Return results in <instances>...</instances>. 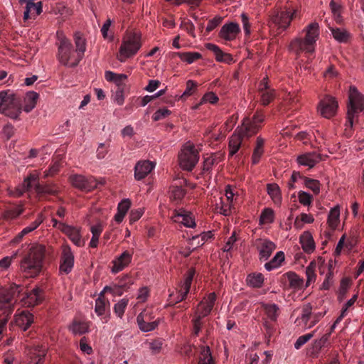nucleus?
Here are the masks:
<instances>
[{
    "label": "nucleus",
    "instance_id": "nucleus-24",
    "mask_svg": "<svg viewBox=\"0 0 364 364\" xmlns=\"http://www.w3.org/2000/svg\"><path fill=\"white\" fill-rule=\"evenodd\" d=\"M172 219L175 223H181L185 227L191 228L196 227V222L192 214L185 210H175Z\"/></svg>",
    "mask_w": 364,
    "mask_h": 364
},
{
    "label": "nucleus",
    "instance_id": "nucleus-15",
    "mask_svg": "<svg viewBox=\"0 0 364 364\" xmlns=\"http://www.w3.org/2000/svg\"><path fill=\"white\" fill-rule=\"evenodd\" d=\"M258 92L260 96V102L264 106L268 105L276 97V91L270 86L267 76L259 82Z\"/></svg>",
    "mask_w": 364,
    "mask_h": 364
},
{
    "label": "nucleus",
    "instance_id": "nucleus-1",
    "mask_svg": "<svg viewBox=\"0 0 364 364\" xmlns=\"http://www.w3.org/2000/svg\"><path fill=\"white\" fill-rule=\"evenodd\" d=\"M320 36V28L317 22L314 21L306 26L299 35L289 44V50L296 57L301 53L312 54L315 52L316 45Z\"/></svg>",
    "mask_w": 364,
    "mask_h": 364
},
{
    "label": "nucleus",
    "instance_id": "nucleus-16",
    "mask_svg": "<svg viewBox=\"0 0 364 364\" xmlns=\"http://www.w3.org/2000/svg\"><path fill=\"white\" fill-rule=\"evenodd\" d=\"M70 181L72 185L80 190L91 191L97 187V182L92 176L85 177L82 175H71Z\"/></svg>",
    "mask_w": 364,
    "mask_h": 364
},
{
    "label": "nucleus",
    "instance_id": "nucleus-58",
    "mask_svg": "<svg viewBox=\"0 0 364 364\" xmlns=\"http://www.w3.org/2000/svg\"><path fill=\"white\" fill-rule=\"evenodd\" d=\"M265 314L271 320H276L279 315V306L275 304H265L264 306Z\"/></svg>",
    "mask_w": 364,
    "mask_h": 364
},
{
    "label": "nucleus",
    "instance_id": "nucleus-28",
    "mask_svg": "<svg viewBox=\"0 0 364 364\" xmlns=\"http://www.w3.org/2000/svg\"><path fill=\"white\" fill-rule=\"evenodd\" d=\"M46 347L43 346H37L30 348L27 353L30 358L28 364H40L43 361L46 354Z\"/></svg>",
    "mask_w": 364,
    "mask_h": 364
},
{
    "label": "nucleus",
    "instance_id": "nucleus-60",
    "mask_svg": "<svg viewBox=\"0 0 364 364\" xmlns=\"http://www.w3.org/2000/svg\"><path fill=\"white\" fill-rule=\"evenodd\" d=\"M128 303V299L123 298L114 304V311L118 317L122 318L123 316Z\"/></svg>",
    "mask_w": 364,
    "mask_h": 364
},
{
    "label": "nucleus",
    "instance_id": "nucleus-49",
    "mask_svg": "<svg viewBox=\"0 0 364 364\" xmlns=\"http://www.w3.org/2000/svg\"><path fill=\"white\" fill-rule=\"evenodd\" d=\"M237 237L235 235V232H233L231 236L228 239V240L225 242V245L223 247V251L224 252H226V257L228 258L229 257H231V252L234 250L237 249L236 242H237Z\"/></svg>",
    "mask_w": 364,
    "mask_h": 364
},
{
    "label": "nucleus",
    "instance_id": "nucleus-47",
    "mask_svg": "<svg viewBox=\"0 0 364 364\" xmlns=\"http://www.w3.org/2000/svg\"><path fill=\"white\" fill-rule=\"evenodd\" d=\"M274 221V211L270 208L262 210L259 216V225L271 224Z\"/></svg>",
    "mask_w": 364,
    "mask_h": 364
},
{
    "label": "nucleus",
    "instance_id": "nucleus-48",
    "mask_svg": "<svg viewBox=\"0 0 364 364\" xmlns=\"http://www.w3.org/2000/svg\"><path fill=\"white\" fill-rule=\"evenodd\" d=\"M316 263L314 261H312L309 263V264L306 268V282L305 287H309L311 283L316 281Z\"/></svg>",
    "mask_w": 364,
    "mask_h": 364
},
{
    "label": "nucleus",
    "instance_id": "nucleus-38",
    "mask_svg": "<svg viewBox=\"0 0 364 364\" xmlns=\"http://www.w3.org/2000/svg\"><path fill=\"white\" fill-rule=\"evenodd\" d=\"M327 223L329 228L335 230L340 224V207L336 205L331 208L327 219Z\"/></svg>",
    "mask_w": 364,
    "mask_h": 364
},
{
    "label": "nucleus",
    "instance_id": "nucleus-12",
    "mask_svg": "<svg viewBox=\"0 0 364 364\" xmlns=\"http://www.w3.org/2000/svg\"><path fill=\"white\" fill-rule=\"evenodd\" d=\"M338 107V102L336 99L326 95L320 100L317 109L323 117L330 119L336 114Z\"/></svg>",
    "mask_w": 364,
    "mask_h": 364
},
{
    "label": "nucleus",
    "instance_id": "nucleus-9",
    "mask_svg": "<svg viewBox=\"0 0 364 364\" xmlns=\"http://www.w3.org/2000/svg\"><path fill=\"white\" fill-rule=\"evenodd\" d=\"M22 290V287L13 284L8 289H0V307L4 314H11L14 310L16 298Z\"/></svg>",
    "mask_w": 364,
    "mask_h": 364
},
{
    "label": "nucleus",
    "instance_id": "nucleus-50",
    "mask_svg": "<svg viewBox=\"0 0 364 364\" xmlns=\"http://www.w3.org/2000/svg\"><path fill=\"white\" fill-rule=\"evenodd\" d=\"M36 191L38 194L55 195L58 190L55 184H36Z\"/></svg>",
    "mask_w": 364,
    "mask_h": 364
},
{
    "label": "nucleus",
    "instance_id": "nucleus-23",
    "mask_svg": "<svg viewBox=\"0 0 364 364\" xmlns=\"http://www.w3.org/2000/svg\"><path fill=\"white\" fill-rule=\"evenodd\" d=\"M240 32V28L238 23L231 22L224 24L220 31L219 36L227 41L235 40Z\"/></svg>",
    "mask_w": 364,
    "mask_h": 364
},
{
    "label": "nucleus",
    "instance_id": "nucleus-26",
    "mask_svg": "<svg viewBox=\"0 0 364 364\" xmlns=\"http://www.w3.org/2000/svg\"><path fill=\"white\" fill-rule=\"evenodd\" d=\"M40 173L37 171H33L23 180L21 186L17 188L16 195L17 196H21L24 192L28 191L33 186H36L38 183Z\"/></svg>",
    "mask_w": 364,
    "mask_h": 364
},
{
    "label": "nucleus",
    "instance_id": "nucleus-2",
    "mask_svg": "<svg viewBox=\"0 0 364 364\" xmlns=\"http://www.w3.org/2000/svg\"><path fill=\"white\" fill-rule=\"evenodd\" d=\"M45 251L44 246L36 244L32 245L23 256L20 269L27 277H36L42 271Z\"/></svg>",
    "mask_w": 364,
    "mask_h": 364
},
{
    "label": "nucleus",
    "instance_id": "nucleus-33",
    "mask_svg": "<svg viewBox=\"0 0 364 364\" xmlns=\"http://www.w3.org/2000/svg\"><path fill=\"white\" fill-rule=\"evenodd\" d=\"M214 205L215 211L225 216L230 215L234 209V204L228 203L222 196L215 199Z\"/></svg>",
    "mask_w": 364,
    "mask_h": 364
},
{
    "label": "nucleus",
    "instance_id": "nucleus-20",
    "mask_svg": "<svg viewBox=\"0 0 364 364\" xmlns=\"http://www.w3.org/2000/svg\"><path fill=\"white\" fill-rule=\"evenodd\" d=\"M43 299V293L42 289L38 287L33 289L31 291L26 293L21 299L23 306L28 307L38 305Z\"/></svg>",
    "mask_w": 364,
    "mask_h": 364
},
{
    "label": "nucleus",
    "instance_id": "nucleus-8",
    "mask_svg": "<svg viewBox=\"0 0 364 364\" xmlns=\"http://www.w3.org/2000/svg\"><path fill=\"white\" fill-rule=\"evenodd\" d=\"M179 164L182 169L191 171L199 160V151L191 142H186L178 156Z\"/></svg>",
    "mask_w": 364,
    "mask_h": 364
},
{
    "label": "nucleus",
    "instance_id": "nucleus-44",
    "mask_svg": "<svg viewBox=\"0 0 364 364\" xmlns=\"http://www.w3.org/2000/svg\"><path fill=\"white\" fill-rule=\"evenodd\" d=\"M331 31L333 38L339 43H347L350 36V33L344 28H331Z\"/></svg>",
    "mask_w": 364,
    "mask_h": 364
},
{
    "label": "nucleus",
    "instance_id": "nucleus-6",
    "mask_svg": "<svg viewBox=\"0 0 364 364\" xmlns=\"http://www.w3.org/2000/svg\"><path fill=\"white\" fill-rule=\"evenodd\" d=\"M0 113L11 119H18L21 113V100L13 92H0Z\"/></svg>",
    "mask_w": 364,
    "mask_h": 364
},
{
    "label": "nucleus",
    "instance_id": "nucleus-64",
    "mask_svg": "<svg viewBox=\"0 0 364 364\" xmlns=\"http://www.w3.org/2000/svg\"><path fill=\"white\" fill-rule=\"evenodd\" d=\"M203 318H200L199 316H195L192 319V323H193V332L192 335L193 336H198L199 334V332L201 330L202 326L203 324V322L202 321Z\"/></svg>",
    "mask_w": 364,
    "mask_h": 364
},
{
    "label": "nucleus",
    "instance_id": "nucleus-11",
    "mask_svg": "<svg viewBox=\"0 0 364 364\" xmlns=\"http://www.w3.org/2000/svg\"><path fill=\"white\" fill-rule=\"evenodd\" d=\"M298 9L284 7L283 9L277 10L272 16V21L279 28H287L293 18L297 16Z\"/></svg>",
    "mask_w": 364,
    "mask_h": 364
},
{
    "label": "nucleus",
    "instance_id": "nucleus-39",
    "mask_svg": "<svg viewBox=\"0 0 364 364\" xmlns=\"http://www.w3.org/2000/svg\"><path fill=\"white\" fill-rule=\"evenodd\" d=\"M131 205V200L128 198L124 199L119 203L117 212L114 215V220L117 223H120L123 220Z\"/></svg>",
    "mask_w": 364,
    "mask_h": 364
},
{
    "label": "nucleus",
    "instance_id": "nucleus-61",
    "mask_svg": "<svg viewBox=\"0 0 364 364\" xmlns=\"http://www.w3.org/2000/svg\"><path fill=\"white\" fill-rule=\"evenodd\" d=\"M350 284V280L348 278H343L341 279L338 294V301H341L345 298Z\"/></svg>",
    "mask_w": 364,
    "mask_h": 364
},
{
    "label": "nucleus",
    "instance_id": "nucleus-41",
    "mask_svg": "<svg viewBox=\"0 0 364 364\" xmlns=\"http://www.w3.org/2000/svg\"><path fill=\"white\" fill-rule=\"evenodd\" d=\"M264 139L261 136H257L256 140V146L252 156V162L253 164H257L259 162L260 159L264 153Z\"/></svg>",
    "mask_w": 364,
    "mask_h": 364
},
{
    "label": "nucleus",
    "instance_id": "nucleus-22",
    "mask_svg": "<svg viewBox=\"0 0 364 364\" xmlns=\"http://www.w3.org/2000/svg\"><path fill=\"white\" fill-rule=\"evenodd\" d=\"M156 164L149 160L138 161L134 166V178L140 181L146 178L155 168Z\"/></svg>",
    "mask_w": 364,
    "mask_h": 364
},
{
    "label": "nucleus",
    "instance_id": "nucleus-14",
    "mask_svg": "<svg viewBox=\"0 0 364 364\" xmlns=\"http://www.w3.org/2000/svg\"><path fill=\"white\" fill-rule=\"evenodd\" d=\"M75 257L71 248L68 245L62 246L59 271L60 274H68L73 269Z\"/></svg>",
    "mask_w": 364,
    "mask_h": 364
},
{
    "label": "nucleus",
    "instance_id": "nucleus-36",
    "mask_svg": "<svg viewBox=\"0 0 364 364\" xmlns=\"http://www.w3.org/2000/svg\"><path fill=\"white\" fill-rule=\"evenodd\" d=\"M42 12V3L41 1H38L37 3H33V1L30 2L27 5H26V9L23 12V20L26 21L30 18H35L36 16L40 15Z\"/></svg>",
    "mask_w": 364,
    "mask_h": 364
},
{
    "label": "nucleus",
    "instance_id": "nucleus-62",
    "mask_svg": "<svg viewBox=\"0 0 364 364\" xmlns=\"http://www.w3.org/2000/svg\"><path fill=\"white\" fill-rule=\"evenodd\" d=\"M43 221V217L42 214H39L37 217V218L31 223L28 226L23 228L21 232V235H27L29 232L33 231L36 230Z\"/></svg>",
    "mask_w": 364,
    "mask_h": 364
},
{
    "label": "nucleus",
    "instance_id": "nucleus-5",
    "mask_svg": "<svg viewBox=\"0 0 364 364\" xmlns=\"http://www.w3.org/2000/svg\"><path fill=\"white\" fill-rule=\"evenodd\" d=\"M60 44L58 46V59L59 62L68 67H75L81 60V56L73 50V46L63 33L57 32Z\"/></svg>",
    "mask_w": 364,
    "mask_h": 364
},
{
    "label": "nucleus",
    "instance_id": "nucleus-27",
    "mask_svg": "<svg viewBox=\"0 0 364 364\" xmlns=\"http://www.w3.org/2000/svg\"><path fill=\"white\" fill-rule=\"evenodd\" d=\"M333 331V330L331 328V331L329 333L323 334L319 338L315 339L312 342L310 348H309V353L311 356L313 358H317L318 356L321 349L327 344Z\"/></svg>",
    "mask_w": 364,
    "mask_h": 364
},
{
    "label": "nucleus",
    "instance_id": "nucleus-3",
    "mask_svg": "<svg viewBox=\"0 0 364 364\" xmlns=\"http://www.w3.org/2000/svg\"><path fill=\"white\" fill-rule=\"evenodd\" d=\"M141 46V35L139 32H127L122 38L117 56V60L124 63L127 59L133 58L137 54Z\"/></svg>",
    "mask_w": 364,
    "mask_h": 364
},
{
    "label": "nucleus",
    "instance_id": "nucleus-18",
    "mask_svg": "<svg viewBox=\"0 0 364 364\" xmlns=\"http://www.w3.org/2000/svg\"><path fill=\"white\" fill-rule=\"evenodd\" d=\"M107 292L114 294V290L110 287H105L95 300V312L99 316L105 315L106 312L109 309V301L105 296V294Z\"/></svg>",
    "mask_w": 364,
    "mask_h": 364
},
{
    "label": "nucleus",
    "instance_id": "nucleus-52",
    "mask_svg": "<svg viewBox=\"0 0 364 364\" xmlns=\"http://www.w3.org/2000/svg\"><path fill=\"white\" fill-rule=\"evenodd\" d=\"M179 58L188 64H191L201 58V54L198 52H183L178 53Z\"/></svg>",
    "mask_w": 364,
    "mask_h": 364
},
{
    "label": "nucleus",
    "instance_id": "nucleus-10",
    "mask_svg": "<svg viewBox=\"0 0 364 364\" xmlns=\"http://www.w3.org/2000/svg\"><path fill=\"white\" fill-rule=\"evenodd\" d=\"M325 314L326 311L313 310L312 306L306 304L302 306L301 315L296 318V322L304 328L309 329L314 326Z\"/></svg>",
    "mask_w": 364,
    "mask_h": 364
},
{
    "label": "nucleus",
    "instance_id": "nucleus-59",
    "mask_svg": "<svg viewBox=\"0 0 364 364\" xmlns=\"http://www.w3.org/2000/svg\"><path fill=\"white\" fill-rule=\"evenodd\" d=\"M23 209L21 205L12 207L4 212V218L6 220L15 219L23 213Z\"/></svg>",
    "mask_w": 364,
    "mask_h": 364
},
{
    "label": "nucleus",
    "instance_id": "nucleus-29",
    "mask_svg": "<svg viewBox=\"0 0 364 364\" xmlns=\"http://www.w3.org/2000/svg\"><path fill=\"white\" fill-rule=\"evenodd\" d=\"M299 243L303 251L306 254H311L316 249V244L312 235L309 231L304 232L299 237Z\"/></svg>",
    "mask_w": 364,
    "mask_h": 364
},
{
    "label": "nucleus",
    "instance_id": "nucleus-25",
    "mask_svg": "<svg viewBox=\"0 0 364 364\" xmlns=\"http://www.w3.org/2000/svg\"><path fill=\"white\" fill-rule=\"evenodd\" d=\"M321 160L320 154L312 151L298 156L296 161L300 166H307L311 168Z\"/></svg>",
    "mask_w": 364,
    "mask_h": 364
},
{
    "label": "nucleus",
    "instance_id": "nucleus-51",
    "mask_svg": "<svg viewBox=\"0 0 364 364\" xmlns=\"http://www.w3.org/2000/svg\"><path fill=\"white\" fill-rule=\"evenodd\" d=\"M314 221V218L312 215L301 213L299 216L296 218L294 225L296 229H301L304 223L311 224L313 223Z\"/></svg>",
    "mask_w": 364,
    "mask_h": 364
},
{
    "label": "nucleus",
    "instance_id": "nucleus-32",
    "mask_svg": "<svg viewBox=\"0 0 364 364\" xmlns=\"http://www.w3.org/2000/svg\"><path fill=\"white\" fill-rule=\"evenodd\" d=\"M39 95L34 91L28 92L23 99V105L21 104V111L28 113L36 106Z\"/></svg>",
    "mask_w": 364,
    "mask_h": 364
},
{
    "label": "nucleus",
    "instance_id": "nucleus-31",
    "mask_svg": "<svg viewBox=\"0 0 364 364\" xmlns=\"http://www.w3.org/2000/svg\"><path fill=\"white\" fill-rule=\"evenodd\" d=\"M15 322L22 330L26 331L33 322V316L28 311L16 314Z\"/></svg>",
    "mask_w": 364,
    "mask_h": 364
},
{
    "label": "nucleus",
    "instance_id": "nucleus-21",
    "mask_svg": "<svg viewBox=\"0 0 364 364\" xmlns=\"http://www.w3.org/2000/svg\"><path fill=\"white\" fill-rule=\"evenodd\" d=\"M61 232L66 235L72 242L77 247H82L85 242L82 239L81 228L69 225H61Z\"/></svg>",
    "mask_w": 364,
    "mask_h": 364
},
{
    "label": "nucleus",
    "instance_id": "nucleus-13",
    "mask_svg": "<svg viewBox=\"0 0 364 364\" xmlns=\"http://www.w3.org/2000/svg\"><path fill=\"white\" fill-rule=\"evenodd\" d=\"M255 246L259 254L260 261H267L277 248L276 244L267 238H258L255 241Z\"/></svg>",
    "mask_w": 364,
    "mask_h": 364
},
{
    "label": "nucleus",
    "instance_id": "nucleus-56",
    "mask_svg": "<svg viewBox=\"0 0 364 364\" xmlns=\"http://www.w3.org/2000/svg\"><path fill=\"white\" fill-rule=\"evenodd\" d=\"M304 185L313 191L315 195H318L321 190V183L316 179L309 178H304Z\"/></svg>",
    "mask_w": 364,
    "mask_h": 364
},
{
    "label": "nucleus",
    "instance_id": "nucleus-46",
    "mask_svg": "<svg viewBox=\"0 0 364 364\" xmlns=\"http://www.w3.org/2000/svg\"><path fill=\"white\" fill-rule=\"evenodd\" d=\"M267 193L272 199L273 202L279 205L282 202L281 191L279 187L276 183H270L267 185Z\"/></svg>",
    "mask_w": 364,
    "mask_h": 364
},
{
    "label": "nucleus",
    "instance_id": "nucleus-35",
    "mask_svg": "<svg viewBox=\"0 0 364 364\" xmlns=\"http://www.w3.org/2000/svg\"><path fill=\"white\" fill-rule=\"evenodd\" d=\"M284 252L283 251H279L275 254L272 259L264 264V268L267 271L271 272L281 267L284 262Z\"/></svg>",
    "mask_w": 364,
    "mask_h": 364
},
{
    "label": "nucleus",
    "instance_id": "nucleus-17",
    "mask_svg": "<svg viewBox=\"0 0 364 364\" xmlns=\"http://www.w3.org/2000/svg\"><path fill=\"white\" fill-rule=\"evenodd\" d=\"M216 301V294L215 292L208 294L198 304L194 315L200 318H204L209 315L215 305Z\"/></svg>",
    "mask_w": 364,
    "mask_h": 364
},
{
    "label": "nucleus",
    "instance_id": "nucleus-42",
    "mask_svg": "<svg viewBox=\"0 0 364 364\" xmlns=\"http://www.w3.org/2000/svg\"><path fill=\"white\" fill-rule=\"evenodd\" d=\"M198 364H214V360L208 346H201L200 347Z\"/></svg>",
    "mask_w": 364,
    "mask_h": 364
},
{
    "label": "nucleus",
    "instance_id": "nucleus-54",
    "mask_svg": "<svg viewBox=\"0 0 364 364\" xmlns=\"http://www.w3.org/2000/svg\"><path fill=\"white\" fill-rule=\"evenodd\" d=\"M70 329L73 333L81 335L88 331L89 325L86 322L74 321Z\"/></svg>",
    "mask_w": 364,
    "mask_h": 364
},
{
    "label": "nucleus",
    "instance_id": "nucleus-43",
    "mask_svg": "<svg viewBox=\"0 0 364 364\" xmlns=\"http://www.w3.org/2000/svg\"><path fill=\"white\" fill-rule=\"evenodd\" d=\"M136 321L139 326V328L141 331L144 332H149L154 330L160 323L161 319L159 318L154 321H146L144 319H139V318L136 317Z\"/></svg>",
    "mask_w": 364,
    "mask_h": 364
},
{
    "label": "nucleus",
    "instance_id": "nucleus-7",
    "mask_svg": "<svg viewBox=\"0 0 364 364\" xmlns=\"http://www.w3.org/2000/svg\"><path fill=\"white\" fill-rule=\"evenodd\" d=\"M265 116L264 113L257 110L252 118L246 117L243 119L242 125L235 130L245 139H249L255 135L262 127V124L264 121Z\"/></svg>",
    "mask_w": 364,
    "mask_h": 364
},
{
    "label": "nucleus",
    "instance_id": "nucleus-40",
    "mask_svg": "<svg viewBox=\"0 0 364 364\" xmlns=\"http://www.w3.org/2000/svg\"><path fill=\"white\" fill-rule=\"evenodd\" d=\"M264 276L259 272H252L249 274L246 278L247 284L252 288H260L264 284Z\"/></svg>",
    "mask_w": 364,
    "mask_h": 364
},
{
    "label": "nucleus",
    "instance_id": "nucleus-55",
    "mask_svg": "<svg viewBox=\"0 0 364 364\" xmlns=\"http://www.w3.org/2000/svg\"><path fill=\"white\" fill-rule=\"evenodd\" d=\"M223 198L230 203L234 204L238 197V193L235 188L228 185L225 186V195L222 196Z\"/></svg>",
    "mask_w": 364,
    "mask_h": 364
},
{
    "label": "nucleus",
    "instance_id": "nucleus-4",
    "mask_svg": "<svg viewBox=\"0 0 364 364\" xmlns=\"http://www.w3.org/2000/svg\"><path fill=\"white\" fill-rule=\"evenodd\" d=\"M364 110V96L353 86H350L346 127L352 128L354 119Z\"/></svg>",
    "mask_w": 364,
    "mask_h": 364
},
{
    "label": "nucleus",
    "instance_id": "nucleus-30",
    "mask_svg": "<svg viewBox=\"0 0 364 364\" xmlns=\"http://www.w3.org/2000/svg\"><path fill=\"white\" fill-rule=\"evenodd\" d=\"M282 278L289 282V287L295 291L301 290L304 287V280L294 272L290 271L283 274Z\"/></svg>",
    "mask_w": 364,
    "mask_h": 364
},
{
    "label": "nucleus",
    "instance_id": "nucleus-63",
    "mask_svg": "<svg viewBox=\"0 0 364 364\" xmlns=\"http://www.w3.org/2000/svg\"><path fill=\"white\" fill-rule=\"evenodd\" d=\"M299 202L304 206H309L313 201V197L309 193L300 191L298 193Z\"/></svg>",
    "mask_w": 364,
    "mask_h": 364
},
{
    "label": "nucleus",
    "instance_id": "nucleus-45",
    "mask_svg": "<svg viewBox=\"0 0 364 364\" xmlns=\"http://www.w3.org/2000/svg\"><path fill=\"white\" fill-rule=\"evenodd\" d=\"M195 273V269L191 268L189 269L184 275L183 280L180 287V289L184 291V294H188Z\"/></svg>",
    "mask_w": 364,
    "mask_h": 364
},
{
    "label": "nucleus",
    "instance_id": "nucleus-53",
    "mask_svg": "<svg viewBox=\"0 0 364 364\" xmlns=\"http://www.w3.org/2000/svg\"><path fill=\"white\" fill-rule=\"evenodd\" d=\"M74 40L76 46L75 53L77 55H80L82 59L86 50L85 40L79 33L75 34Z\"/></svg>",
    "mask_w": 364,
    "mask_h": 364
},
{
    "label": "nucleus",
    "instance_id": "nucleus-57",
    "mask_svg": "<svg viewBox=\"0 0 364 364\" xmlns=\"http://www.w3.org/2000/svg\"><path fill=\"white\" fill-rule=\"evenodd\" d=\"M318 328L314 330L311 333H308L299 336L294 343V348L297 350L300 349L304 344H306L309 341H310V339H311L314 336Z\"/></svg>",
    "mask_w": 364,
    "mask_h": 364
},
{
    "label": "nucleus",
    "instance_id": "nucleus-19",
    "mask_svg": "<svg viewBox=\"0 0 364 364\" xmlns=\"http://www.w3.org/2000/svg\"><path fill=\"white\" fill-rule=\"evenodd\" d=\"M134 250H125L112 261L111 272L114 274L122 271L132 262Z\"/></svg>",
    "mask_w": 364,
    "mask_h": 364
},
{
    "label": "nucleus",
    "instance_id": "nucleus-37",
    "mask_svg": "<svg viewBox=\"0 0 364 364\" xmlns=\"http://www.w3.org/2000/svg\"><path fill=\"white\" fill-rule=\"evenodd\" d=\"M245 140L236 130L229 140V154L232 156L240 149L243 141Z\"/></svg>",
    "mask_w": 364,
    "mask_h": 364
},
{
    "label": "nucleus",
    "instance_id": "nucleus-34",
    "mask_svg": "<svg viewBox=\"0 0 364 364\" xmlns=\"http://www.w3.org/2000/svg\"><path fill=\"white\" fill-rule=\"evenodd\" d=\"M358 295L354 294L349 300H348L343 306L341 314L336 319L333 325L331 326V329L334 330L336 327L337 324H338L342 319L347 316L350 309H353L355 301H357Z\"/></svg>",
    "mask_w": 364,
    "mask_h": 364
}]
</instances>
